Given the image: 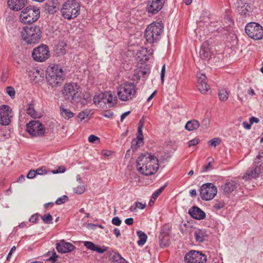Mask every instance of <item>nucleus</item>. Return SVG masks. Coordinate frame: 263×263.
<instances>
[{"label":"nucleus","mask_w":263,"mask_h":263,"mask_svg":"<svg viewBox=\"0 0 263 263\" xmlns=\"http://www.w3.org/2000/svg\"><path fill=\"white\" fill-rule=\"evenodd\" d=\"M60 110L61 116L65 119H69L74 116V114L72 112L64 107L60 106Z\"/></svg>","instance_id":"c756f323"},{"label":"nucleus","mask_w":263,"mask_h":263,"mask_svg":"<svg viewBox=\"0 0 263 263\" xmlns=\"http://www.w3.org/2000/svg\"><path fill=\"white\" fill-rule=\"evenodd\" d=\"M163 28V24L161 22H153L148 25L144 32L147 42L153 44L159 41L162 34Z\"/></svg>","instance_id":"7ed1b4c3"},{"label":"nucleus","mask_w":263,"mask_h":263,"mask_svg":"<svg viewBox=\"0 0 263 263\" xmlns=\"http://www.w3.org/2000/svg\"><path fill=\"white\" fill-rule=\"evenodd\" d=\"M27 113L33 118H36L37 117L36 112L34 110L33 105L31 104L29 105L27 109Z\"/></svg>","instance_id":"72a5a7b5"},{"label":"nucleus","mask_w":263,"mask_h":263,"mask_svg":"<svg viewBox=\"0 0 263 263\" xmlns=\"http://www.w3.org/2000/svg\"><path fill=\"white\" fill-rule=\"evenodd\" d=\"M16 249V248L15 246H13L11 248V250H10V251L9 252V253H8V255L7 256V259L8 260L10 257H11V255H12V253L15 251Z\"/></svg>","instance_id":"69168bd1"},{"label":"nucleus","mask_w":263,"mask_h":263,"mask_svg":"<svg viewBox=\"0 0 263 263\" xmlns=\"http://www.w3.org/2000/svg\"><path fill=\"white\" fill-rule=\"evenodd\" d=\"M136 165L137 170L146 176L155 174L159 167L158 158L148 152L142 153L138 157Z\"/></svg>","instance_id":"f257e3e1"},{"label":"nucleus","mask_w":263,"mask_h":263,"mask_svg":"<svg viewBox=\"0 0 263 263\" xmlns=\"http://www.w3.org/2000/svg\"><path fill=\"white\" fill-rule=\"evenodd\" d=\"M229 96V92L223 88L220 89L218 92V96L220 101L224 102L226 101Z\"/></svg>","instance_id":"2f4dec72"},{"label":"nucleus","mask_w":263,"mask_h":263,"mask_svg":"<svg viewBox=\"0 0 263 263\" xmlns=\"http://www.w3.org/2000/svg\"><path fill=\"white\" fill-rule=\"evenodd\" d=\"M42 219L45 223H50L52 220V217L51 215L48 213L47 214H45L42 217Z\"/></svg>","instance_id":"4c0bfd02"},{"label":"nucleus","mask_w":263,"mask_h":263,"mask_svg":"<svg viewBox=\"0 0 263 263\" xmlns=\"http://www.w3.org/2000/svg\"><path fill=\"white\" fill-rule=\"evenodd\" d=\"M217 193V187L212 183H204L200 188V196L205 201L213 199Z\"/></svg>","instance_id":"9b49d317"},{"label":"nucleus","mask_w":263,"mask_h":263,"mask_svg":"<svg viewBox=\"0 0 263 263\" xmlns=\"http://www.w3.org/2000/svg\"><path fill=\"white\" fill-rule=\"evenodd\" d=\"M38 216L37 214H34L31 216V217L29 219V221L30 222H35L37 219Z\"/></svg>","instance_id":"6e6d98bb"},{"label":"nucleus","mask_w":263,"mask_h":263,"mask_svg":"<svg viewBox=\"0 0 263 263\" xmlns=\"http://www.w3.org/2000/svg\"><path fill=\"white\" fill-rule=\"evenodd\" d=\"M236 9L237 12L241 16H249L251 12L249 5L242 0L237 1Z\"/></svg>","instance_id":"a211bd4d"},{"label":"nucleus","mask_w":263,"mask_h":263,"mask_svg":"<svg viewBox=\"0 0 263 263\" xmlns=\"http://www.w3.org/2000/svg\"><path fill=\"white\" fill-rule=\"evenodd\" d=\"M138 139H144V137L142 133V129L138 128V131L137 133V137Z\"/></svg>","instance_id":"603ef678"},{"label":"nucleus","mask_w":263,"mask_h":263,"mask_svg":"<svg viewBox=\"0 0 263 263\" xmlns=\"http://www.w3.org/2000/svg\"><path fill=\"white\" fill-rule=\"evenodd\" d=\"M225 203L221 201H216V202L213 204V208L216 210H219L222 209L225 206Z\"/></svg>","instance_id":"f704fd0d"},{"label":"nucleus","mask_w":263,"mask_h":263,"mask_svg":"<svg viewBox=\"0 0 263 263\" xmlns=\"http://www.w3.org/2000/svg\"><path fill=\"white\" fill-rule=\"evenodd\" d=\"M199 142V139H198V138L193 139L189 141L188 146L189 147H191L192 146L196 145L197 144H198Z\"/></svg>","instance_id":"de8ad7c7"},{"label":"nucleus","mask_w":263,"mask_h":263,"mask_svg":"<svg viewBox=\"0 0 263 263\" xmlns=\"http://www.w3.org/2000/svg\"><path fill=\"white\" fill-rule=\"evenodd\" d=\"M144 144L143 139L137 138L134 139L131 142V148L133 152H136L138 148L142 146Z\"/></svg>","instance_id":"c85d7f7f"},{"label":"nucleus","mask_w":263,"mask_h":263,"mask_svg":"<svg viewBox=\"0 0 263 263\" xmlns=\"http://www.w3.org/2000/svg\"><path fill=\"white\" fill-rule=\"evenodd\" d=\"M197 78L199 90L203 94L206 93L210 89V86L206 82V76L204 74L199 73L197 74Z\"/></svg>","instance_id":"f3484780"},{"label":"nucleus","mask_w":263,"mask_h":263,"mask_svg":"<svg viewBox=\"0 0 263 263\" xmlns=\"http://www.w3.org/2000/svg\"><path fill=\"white\" fill-rule=\"evenodd\" d=\"M103 97H101L102 102L104 104L107 103L112 105L115 104L117 101L116 96H114L110 92H106L103 93Z\"/></svg>","instance_id":"a878e982"},{"label":"nucleus","mask_w":263,"mask_h":263,"mask_svg":"<svg viewBox=\"0 0 263 263\" xmlns=\"http://www.w3.org/2000/svg\"><path fill=\"white\" fill-rule=\"evenodd\" d=\"M56 249L59 253H66L73 251L76 247L72 243L62 239L56 243Z\"/></svg>","instance_id":"dca6fc26"},{"label":"nucleus","mask_w":263,"mask_h":263,"mask_svg":"<svg viewBox=\"0 0 263 263\" xmlns=\"http://www.w3.org/2000/svg\"><path fill=\"white\" fill-rule=\"evenodd\" d=\"M26 130L32 137H39L44 135L45 128L40 121L32 120L27 124Z\"/></svg>","instance_id":"9d476101"},{"label":"nucleus","mask_w":263,"mask_h":263,"mask_svg":"<svg viewBox=\"0 0 263 263\" xmlns=\"http://www.w3.org/2000/svg\"><path fill=\"white\" fill-rule=\"evenodd\" d=\"M111 222L113 224L119 226L121 223V220L118 217H115L112 218Z\"/></svg>","instance_id":"09e8293b"},{"label":"nucleus","mask_w":263,"mask_h":263,"mask_svg":"<svg viewBox=\"0 0 263 263\" xmlns=\"http://www.w3.org/2000/svg\"><path fill=\"white\" fill-rule=\"evenodd\" d=\"M130 112L129 111H128L122 114L121 116V121L123 122L124 119L130 114Z\"/></svg>","instance_id":"680f3d73"},{"label":"nucleus","mask_w":263,"mask_h":263,"mask_svg":"<svg viewBox=\"0 0 263 263\" xmlns=\"http://www.w3.org/2000/svg\"><path fill=\"white\" fill-rule=\"evenodd\" d=\"M220 141L221 140L219 138H215L210 140L208 142V144L210 146L216 147L220 143Z\"/></svg>","instance_id":"ea45409f"},{"label":"nucleus","mask_w":263,"mask_h":263,"mask_svg":"<svg viewBox=\"0 0 263 263\" xmlns=\"http://www.w3.org/2000/svg\"><path fill=\"white\" fill-rule=\"evenodd\" d=\"M246 34L255 40H260L263 37V28L255 22L248 23L245 27Z\"/></svg>","instance_id":"1a4fd4ad"},{"label":"nucleus","mask_w":263,"mask_h":263,"mask_svg":"<svg viewBox=\"0 0 263 263\" xmlns=\"http://www.w3.org/2000/svg\"><path fill=\"white\" fill-rule=\"evenodd\" d=\"M125 222L127 225H132L134 222V219L132 218H128L125 219Z\"/></svg>","instance_id":"052dcab7"},{"label":"nucleus","mask_w":263,"mask_h":263,"mask_svg":"<svg viewBox=\"0 0 263 263\" xmlns=\"http://www.w3.org/2000/svg\"><path fill=\"white\" fill-rule=\"evenodd\" d=\"M186 263H207V256L202 252L191 250L184 255Z\"/></svg>","instance_id":"f8f14e48"},{"label":"nucleus","mask_w":263,"mask_h":263,"mask_svg":"<svg viewBox=\"0 0 263 263\" xmlns=\"http://www.w3.org/2000/svg\"><path fill=\"white\" fill-rule=\"evenodd\" d=\"M243 127L245 128V129H249L251 128V124L250 123H248V122H244L243 123Z\"/></svg>","instance_id":"e2e57ef3"},{"label":"nucleus","mask_w":263,"mask_h":263,"mask_svg":"<svg viewBox=\"0 0 263 263\" xmlns=\"http://www.w3.org/2000/svg\"><path fill=\"white\" fill-rule=\"evenodd\" d=\"M260 168L257 166L249 168L243 176L246 180H250L258 177L260 174Z\"/></svg>","instance_id":"4be33fe9"},{"label":"nucleus","mask_w":263,"mask_h":263,"mask_svg":"<svg viewBox=\"0 0 263 263\" xmlns=\"http://www.w3.org/2000/svg\"><path fill=\"white\" fill-rule=\"evenodd\" d=\"M137 235L139 238V240L137 242L138 245L140 246H143L147 240V235L141 231H138Z\"/></svg>","instance_id":"7c9ffc66"},{"label":"nucleus","mask_w":263,"mask_h":263,"mask_svg":"<svg viewBox=\"0 0 263 263\" xmlns=\"http://www.w3.org/2000/svg\"><path fill=\"white\" fill-rule=\"evenodd\" d=\"M165 0H149L147 7L148 13L152 15L158 13L162 8Z\"/></svg>","instance_id":"2eb2a0df"},{"label":"nucleus","mask_w":263,"mask_h":263,"mask_svg":"<svg viewBox=\"0 0 263 263\" xmlns=\"http://www.w3.org/2000/svg\"><path fill=\"white\" fill-rule=\"evenodd\" d=\"M166 185L165 184L163 186L157 190L152 196V198L155 200L158 196L160 194V193L164 190V188L166 187Z\"/></svg>","instance_id":"e433bc0d"},{"label":"nucleus","mask_w":263,"mask_h":263,"mask_svg":"<svg viewBox=\"0 0 263 263\" xmlns=\"http://www.w3.org/2000/svg\"><path fill=\"white\" fill-rule=\"evenodd\" d=\"M207 160L208 161V163L203 167L202 172H207L212 168L211 162L213 161V159L212 157H208Z\"/></svg>","instance_id":"58836bf2"},{"label":"nucleus","mask_w":263,"mask_h":263,"mask_svg":"<svg viewBox=\"0 0 263 263\" xmlns=\"http://www.w3.org/2000/svg\"><path fill=\"white\" fill-rule=\"evenodd\" d=\"M103 93L100 94L99 95H95L93 97V102L96 105H98L102 100L101 99V97H103Z\"/></svg>","instance_id":"a18cd8bd"},{"label":"nucleus","mask_w":263,"mask_h":263,"mask_svg":"<svg viewBox=\"0 0 263 263\" xmlns=\"http://www.w3.org/2000/svg\"><path fill=\"white\" fill-rule=\"evenodd\" d=\"M188 213L190 216L197 220H203L205 218V213L196 206L191 207L189 210Z\"/></svg>","instance_id":"aec40b11"},{"label":"nucleus","mask_w":263,"mask_h":263,"mask_svg":"<svg viewBox=\"0 0 263 263\" xmlns=\"http://www.w3.org/2000/svg\"><path fill=\"white\" fill-rule=\"evenodd\" d=\"M208 236L207 231L204 229H198L194 232L195 239L198 242L200 243L206 241Z\"/></svg>","instance_id":"5701e85b"},{"label":"nucleus","mask_w":263,"mask_h":263,"mask_svg":"<svg viewBox=\"0 0 263 263\" xmlns=\"http://www.w3.org/2000/svg\"><path fill=\"white\" fill-rule=\"evenodd\" d=\"M88 141L92 143H98L100 142V138L93 135H91L88 137Z\"/></svg>","instance_id":"79ce46f5"},{"label":"nucleus","mask_w":263,"mask_h":263,"mask_svg":"<svg viewBox=\"0 0 263 263\" xmlns=\"http://www.w3.org/2000/svg\"><path fill=\"white\" fill-rule=\"evenodd\" d=\"M190 195L191 197H194L196 196V190L195 189L192 190L190 191Z\"/></svg>","instance_id":"338daca9"},{"label":"nucleus","mask_w":263,"mask_h":263,"mask_svg":"<svg viewBox=\"0 0 263 263\" xmlns=\"http://www.w3.org/2000/svg\"><path fill=\"white\" fill-rule=\"evenodd\" d=\"M114 115V114L112 112H110V111H107V112H105L103 115V116L105 117H106V118H112V116Z\"/></svg>","instance_id":"bf43d9fd"},{"label":"nucleus","mask_w":263,"mask_h":263,"mask_svg":"<svg viewBox=\"0 0 263 263\" xmlns=\"http://www.w3.org/2000/svg\"><path fill=\"white\" fill-rule=\"evenodd\" d=\"M210 119L208 118H205L204 120H203L202 123H201V127L203 129H208L210 126Z\"/></svg>","instance_id":"49530a36"},{"label":"nucleus","mask_w":263,"mask_h":263,"mask_svg":"<svg viewBox=\"0 0 263 263\" xmlns=\"http://www.w3.org/2000/svg\"><path fill=\"white\" fill-rule=\"evenodd\" d=\"M143 126H144V121H143V120L141 119L138 123V128L143 129Z\"/></svg>","instance_id":"774afa93"},{"label":"nucleus","mask_w":263,"mask_h":263,"mask_svg":"<svg viewBox=\"0 0 263 263\" xmlns=\"http://www.w3.org/2000/svg\"><path fill=\"white\" fill-rule=\"evenodd\" d=\"M136 86L131 82H125L117 88V95L120 100L127 101L135 97Z\"/></svg>","instance_id":"423d86ee"},{"label":"nucleus","mask_w":263,"mask_h":263,"mask_svg":"<svg viewBox=\"0 0 263 263\" xmlns=\"http://www.w3.org/2000/svg\"><path fill=\"white\" fill-rule=\"evenodd\" d=\"M12 116V110L6 105L0 107V124L8 125L10 123V117Z\"/></svg>","instance_id":"4468645a"},{"label":"nucleus","mask_w":263,"mask_h":263,"mask_svg":"<svg viewBox=\"0 0 263 263\" xmlns=\"http://www.w3.org/2000/svg\"><path fill=\"white\" fill-rule=\"evenodd\" d=\"M80 12V5L76 0L64 3L61 9L62 16L65 19L71 20L77 17Z\"/></svg>","instance_id":"20e7f679"},{"label":"nucleus","mask_w":263,"mask_h":263,"mask_svg":"<svg viewBox=\"0 0 263 263\" xmlns=\"http://www.w3.org/2000/svg\"><path fill=\"white\" fill-rule=\"evenodd\" d=\"M141 77H142V70L141 69V67L139 69H137L135 70V73L134 76V79L138 80H139Z\"/></svg>","instance_id":"c03bdc74"},{"label":"nucleus","mask_w":263,"mask_h":263,"mask_svg":"<svg viewBox=\"0 0 263 263\" xmlns=\"http://www.w3.org/2000/svg\"><path fill=\"white\" fill-rule=\"evenodd\" d=\"M250 123L252 124L253 123H258L259 119L255 117H252L250 118Z\"/></svg>","instance_id":"13d9d810"},{"label":"nucleus","mask_w":263,"mask_h":263,"mask_svg":"<svg viewBox=\"0 0 263 263\" xmlns=\"http://www.w3.org/2000/svg\"><path fill=\"white\" fill-rule=\"evenodd\" d=\"M114 233L117 237H119L121 235L120 231L118 228H115L114 230Z\"/></svg>","instance_id":"0e129e2a"},{"label":"nucleus","mask_w":263,"mask_h":263,"mask_svg":"<svg viewBox=\"0 0 263 263\" xmlns=\"http://www.w3.org/2000/svg\"><path fill=\"white\" fill-rule=\"evenodd\" d=\"M40 16V9L37 7L29 6L21 11L20 20L23 24H32L37 21Z\"/></svg>","instance_id":"0eeeda50"},{"label":"nucleus","mask_w":263,"mask_h":263,"mask_svg":"<svg viewBox=\"0 0 263 263\" xmlns=\"http://www.w3.org/2000/svg\"><path fill=\"white\" fill-rule=\"evenodd\" d=\"M36 175V172L34 170H31L29 172L27 175V177L28 179H32Z\"/></svg>","instance_id":"3c124183"},{"label":"nucleus","mask_w":263,"mask_h":263,"mask_svg":"<svg viewBox=\"0 0 263 263\" xmlns=\"http://www.w3.org/2000/svg\"><path fill=\"white\" fill-rule=\"evenodd\" d=\"M7 93L12 98H15V91L14 88L11 86H8L6 88Z\"/></svg>","instance_id":"c9c22d12"},{"label":"nucleus","mask_w":263,"mask_h":263,"mask_svg":"<svg viewBox=\"0 0 263 263\" xmlns=\"http://www.w3.org/2000/svg\"><path fill=\"white\" fill-rule=\"evenodd\" d=\"M85 191L84 186L83 185H79L76 187L73 188V192L78 194H81Z\"/></svg>","instance_id":"37998d69"},{"label":"nucleus","mask_w":263,"mask_h":263,"mask_svg":"<svg viewBox=\"0 0 263 263\" xmlns=\"http://www.w3.org/2000/svg\"><path fill=\"white\" fill-rule=\"evenodd\" d=\"M64 71L62 67L55 64H50L47 68L46 79L47 84L52 87L62 84L64 80Z\"/></svg>","instance_id":"f03ea898"},{"label":"nucleus","mask_w":263,"mask_h":263,"mask_svg":"<svg viewBox=\"0 0 263 263\" xmlns=\"http://www.w3.org/2000/svg\"><path fill=\"white\" fill-rule=\"evenodd\" d=\"M28 0H7L8 6L10 9L18 11L25 7Z\"/></svg>","instance_id":"6ab92c4d"},{"label":"nucleus","mask_w":263,"mask_h":263,"mask_svg":"<svg viewBox=\"0 0 263 263\" xmlns=\"http://www.w3.org/2000/svg\"><path fill=\"white\" fill-rule=\"evenodd\" d=\"M112 259L115 263H128V262L118 253H115L114 254Z\"/></svg>","instance_id":"473e14b6"},{"label":"nucleus","mask_w":263,"mask_h":263,"mask_svg":"<svg viewBox=\"0 0 263 263\" xmlns=\"http://www.w3.org/2000/svg\"><path fill=\"white\" fill-rule=\"evenodd\" d=\"M68 197L66 195H63V196L58 198L55 201V203L58 205H60L65 203L66 201L68 200Z\"/></svg>","instance_id":"a19ab883"},{"label":"nucleus","mask_w":263,"mask_h":263,"mask_svg":"<svg viewBox=\"0 0 263 263\" xmlns=\"http://www.w3.org/2000/svg\"><path fill=\"white\" fill-rule=\"evenodd\" d=\"M153 52L154 50L152 48L147 49V48L142 47L137 51V55L140 61L144 62L148 61L149 57L153 54Z\"/></svg>","instance_id":"412c9836"},{"label":"nucleus","mask_w":263,"mask_h":263,"mask_svg":"<svg viewBox=\"0 0 263 263\" xmlns=\"http://www.w3.org/2000/svg\"><path fill=\"white\" fill-rule=\"evenodd\" d=\"M81 91L80 86L76 83H66L62 90V95L65 100L72 101L78 98Z\"/></svg>","instance_id":"6e6552de"},{"label":"nucleus","mask_w":263,"mask_h":263,"mask_svg":"<svg viewBox=\"0 0 263 263\" xmlns=\"http://www.w3.org/2000/svg\"><path fill=\"white\" fill-rule=\"evenodd\" d=\"M135 203H136V208L137 209H139L143 210V209H145V208L146 207L145 204H143L141 202H136Z\"/></svg>","instance_id":"864d4df0"},{"label":"nucleus","mask_w":263,"mask_h":263,"mask_svg":"<svg viewBox=\"0 0 263 263\" xmlns=\"http://www.w3.org/2000/svg\"><path fill=\"white\" fill-rule=\"evenodd\" d=\"M42 31L37 26H26L22 31L23 40L28 44H35L41 39Z\"/></svg>","instance_id":"39448f33"},{"label":"nucleus","mask_w":263,"mask_h":263,"mask_svg":"<svg viewBox=\"0 0 263 263\" xmlns=\"http://www.w3.org/2000/svg\"><path fill=\"white\" fill-rule=\"evenodd\" d=\"M84 245L88 249L93 251H96L99 253H103L107 250V247L105 246H103L101 248L98 247L95 243L91 241H84Z\"/></svg>","instance_id":"b1692460"},{"label":"nucleus","mask_w":263,"mask_h":263,"mask_svg":"<svg viewBox=\"0 0 263 263\" xmlns=\"http://www.w3.org/2000/svg\"><path fill=\"white\" fill-rule=\"evenodd\" d=\"M165 73V65H163L161 71V80L162 83L164 82V77Z\"/></svg>","instance_id":"8fccbe9b"},{"label":"nucleus","mask_w":263,"mask_h":263,"mask_svg":"<svg viewBox=\"0 0 263 263\" xmlns=\"http://www.w3.org/2000/svg\"><path fill=\"white\" fill-rule=\"evenodd\" d=\"M159 244L161 248H165L169 244L170 236L168 233L163 230L161 231L159 237Z\"/></svg>","instance_id":"bb28decb"},{"label":"nucleus","mask_w":263,"mask_h":263,"mask_svg":"<svg viewBox=\"0 0 263 263\" xmlns=\"http://www.w3.org/2000/svg\"><path fill=\"white\" fill-rule=\"evenodd\" d=\"M200 126V123L197 120H193L188 121L185 124V128L189 131L196 130Z\"/></svg>","instance_id":"cd10ccee"},{"label":"nucleus","mask_w":263,"mask_h":263,"mask_svg":"<svg viewBox=\"0 0 263 263\" xmlns=\"http://www.w3.org/2000/svg\"><path fill=\"white\" fill-rule=\"evenodd\" d=\"M237 188V184L234 181L226 182L221 185V189L225 194H229Z\"/></svg>","instance_id":"393cba45"},{"label":"nucleus","mask_w":263,"mask_h":263,"mask_svg":"<svg viewBox=\"0 0 263 263\" xmlns=\"http://www.w3.org/2000/svg\"><path fill=\"white\" fill-rule=\"evenodd\" d=\"M65 168L64 167H59L58 170L53 171V173L54 174L62 173L65 172Z\"/></svg>","instance_id":"4d7b16f0"},{"label":"nucleus","mask_w":263,"mask_h":263,"mask_svg":"<svg viewBox=\"0 0 263 263\" xmlns=\"http://www.w3.org/2000/svg\"><path fill=\"white\" fill-rule=\"evenodd\" d=\"M141 70H142V77L146 78L149 73V70L145 69L144 68L141 67Z\"/></svg>","instance_id":"5fc2aeb1"},{"label":"nucleus","mask_w":263,"mask_h":263,"mask_svg":"<svg viewBox=\"0 0 263 263\" xmlns=\"http://www.w3.org/2000/svg\"><path fill=\"white\" fill-rule=\"evenodd\" d=\"M33 59L37 62H44L50 57V52L48 47L42 44L34 48L32 53Z\"/></svg>","instance_id":"ddd939ff"}]
</instances>
